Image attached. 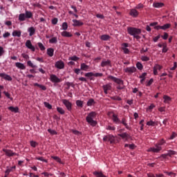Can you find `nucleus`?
Here are the masks:
<instances>
[{"mask_svg": "<svg viewBox=\"0 0 177 177\" xmlns=\"http://www.w3.org/2000/svg\"><path fill=\"white\" fill-rule=\"evenodd\" d=\"M107 80H111V81H113L115 82V84H117L118 86H117V89H119V91H121L125 88V86H124V80H121L120 78L115 77L113 75H109L107 77Z\"/></svg>", "mask_w": 177, "mask_h": 177, "instance_id": "obj_3", "label": "nucleus"}, {"mask_svg": "<svg viewBox=\"0 0 177 177\" xmlns=\"http://www.w3.org/2000/svg\"><path fill=\"white\" fill-rule=\"evenodd\" d=\"M93 104H96V102H95V100H93V98L89 99L86 103V105L88 106H93Z\"/></svg>", "mask_w": 177, "mask_h": 177, "instance_id": "obj_31", "label": "nucleus"}, {"mask_svg": "<svg viewBox=\"0 0 177 177\" xmlns=\"http://www.w3.org/2000/svg\"><path fill=\"white\" fill-rule=\"evenodd\" d=\"M111 100H117L118 102H121L122 99L118 95L111 97Z\"/></svg>", "mask_w": 177, "mask_h": 177, "instance_id": "obj_40", "label": "nucleus"}, {"mask_svg": "<svg viewBox=\"0 0 177 177\" xmlns=\"http://www.w3.org/2000/svg\"><path fill=\"white\" fill-rule=\"evenodd\" d=\"M50 44H57V37H55L49 40Z\"/></svg>", "mask_w": 177, "mask_h": 177, "instance_id": "obj_42", "label": "nucleus"}, {"mask_svg": "<svg viewBox=\"0 0 177 177\" xmlns=\"http://www.w3.org/2000/svg\"><path fill=\"white\" fill-rule=\"evenodd\" d=\"M35 160H38L39 161H43V162H48V160L44 159V157H36Z\"/></svg>", "mask_w": 177, "mask_h": 177, "instance_id": "obj_47", "label": "nucleus"}, {"mask_svg": "<svg viewBox=\"0 0 177 177\" xmlns=\"http://www.w3.org/2000/svg\"><path fill=\"white\" fill-rule=\"evenodd\" d=\"M156 70H159V71L160 70H162V66L158 64H155V66H153Z\"/></svg>", "mask_w": 177, "mask_h": 177, "instance_id": "obj_54", "label": "nucleus"}, {"mask_svg": "<svg viewBox=\"0 0 177 177\" xmlns=\"http://www.w3.org/2000/svg\"><path fill=\"white\" fill-rule=\"evenodd\" d=\"M62 103L64 104L65 107H66L68 111H71L73 110V104L70 102L68 100H62Z\"/></svg>", "mask_w": 177, "mask_h": 177, "instance_id": "obj_7", "label": "nucleus"}, {"mask_svg": "<svg viewBox=\"0 0 177 177\" xmlns=\"http://www.w3.org/2000/svg\"><path fill=\"white\" fill-rule=\"evenodd\" d=\"M32 12L26 10L25 13H21L19 15V21H25L27 19H32Z\"/></svg>", "mask_w": 177, "mask_h": 177, "instance_id": "obj_4", "label": "nucleus"}, {"mask_svg": "<svg viewBox=\"0 0 177 177\" xmlns=\"http://www.w3.org/2000/svg\"><path fill=\"white\" fill-rule=\"evenodd\" d=\"M33 86H38V88H40V89H41V91H46V86H44L42 84H39L38 83H34Z\"/></svg>", "mask_w": 177, "mask_h": 177, "instance_id": "obj_29", "label": "nucleus"}, {"mask_svg": "<svg viewBox=\"0 0 177 177\" xmlns=\"http://www.w3.org/2000/svg\"><path fill=\"white\" fill-rule=\"evenodd\" d=\"M122 49L125 55H129V49L127 48H122Z\"/></svg>", "mask_w": 177, "mask_h": 177, "instance_id": "obj_59", "label": "nucleus"}, {"mask_svg": "<svg viewBox=\"0 0 177 177\" xmlns=\"http://www.w3.org/2000/svg\"><path fill=\"white\" fill-rule=\"evenodd\" d=\"M44 104L45 107H46L49 110H52V106L50 105V104H49V102H44Z\"/></svg>", "mask_w": 177, "mask_h": 177, "instance_id": "obj_48", "label": "nucleus"}, {"mask_svg": "<svg viewBox=\"0 0 177 177\" xmlns=\"http://www.w3.org/2000/svg\"><path fill=\"white\" fill-rule=\"evenodd\" d=\"M48 132L50 133V135H57V132L55 130H52L51 129H48Z\"/></svg>", "mask_w": 177, "mask_h": 177, "instance_id": "obj_55", "label": "nucleus"}, {"mask_svg": "<svg viewBox=\"0 0 177 177\" xmlns=\"http://www.w3.org/2000/svg\"><path fill=\"white\" fill-rule=\"evenodd\" d=\"M50 81H51V82H54L55 84H59V82H62V79L57 77L56 75L52 74L50 76Z\"/></svg>", "mask_w": 177, "mask_h": 177, "instance_id": "obj_9", "label": "nucleus"}, {"mask_svg": "<svg viewBox=\"0 0 177 177\" xmlns=\"http://www.w3.org/2000/svg\"><path fill=\"white\" fill-rule=\"evenodd\" d=\"M154 82V80L151 78L149 82L147 83L146 86H151V85Z\"/></svg>", "mask_w": 177, "mask_h": 177, "instance_id": "obj_57", "label": "nucleus"}, {"mask_svg": "<svg viewBox=\"0 0 177 177\" xmlns=\"http://www.w3.org/2000/svg\"><path fill=\"white\" fill-rule=\"evenodd\" d=\"M153 8H162V6H164V3H159V2H155L153 4Z\"/></svg>", "mask_w": 177, "mask_h": 177, "instance_id": "obj_34", "label": "nucleus"}, {"mask_svg": "<svg viewBox=\"0 0 177 177\" xmlns=\"http://www.w3.org/2000/svg\"><path fill=\"white\" fill-rule=\"evenodd\" d=\"M34 8H38L39 9H41L42 8V5L39 4V3H35L32 4Z\"/></svg>", "mask_w": 177, "mask_h": 177, "instance_id": "obj_56", "label": "nucleus"}, {"mask_svg": "<svg viewBox=\"0 0 177 177\" xmlns=\"http://www.w3.org/2000/svg\"><path fill=\"white\" fill-rule=\"evenodd\" d=\"M146 75H147V73H143L141 75L139 76L140 78V84H143L144 81H146Z\"/></svg>", "mask_w": 177, "mask_h": 177, "instance_id": "obj_26", "label": "nucleus"}, {"mask_svg": "<svg viewBox=\"0 0 177 177\" xmlns=\"http://www.w3.org/2000/svg\"><path fill=\"white\" fill-rule=\"evenodd\" d=\"M141 60L142 62H149V60H150V57H149L147 56H142L141 57Z\"/></svg>", "mask_w": 177, "mask_h": 177, "instance_id": "obj_52", "label": "nucleus"}, {"mask_svg": "<svg viewBox=\"0 0 177 177\" xmlns=\"http://www.w3.org/2000/svg\"><path fill=\"white\" fill-rule=\"evenodd\" d=\"M37 45L40 50H45V49H46V48H45V46H44V44H42V43L41 42L37 43Z\"/></svg>", "mask_w": 177, "mask_h": 177, "instance_id": "obj_45", "label": "nucleus"}, {"mask_svg": "<svg viewBox=\"0 0 177 177\" xmlns=\"http://www.w3.org/2000/svg\"><path fill=\"white\" fill-rule=\"evenodd\" d=\"M84 77L89 78L90 81H94L95 77H103V73H93V72H89V73H85Z\"/></svg>", "mask_w": 177, "mask_h": 177, "instance_id": "obj_5", "label": "nucleus"}, {"mask_svg": "<svg viewBox=\"0 0 177 177\" xmlns=\"http://www.w3.org/2000/svg\"><path fill=\"white\" fill-rule=\"evenodd\" d=\"M100 66L101 67H107V66H109V67H113V65L111 64V60L110 59H107L106 61H102Z\"/></svg>", "mask_w": 177, "mask_h": 177, "instance_id": "obj_13", "label": "nucleus"}, {"mask_svg": "<svg viewBox=\"0 0 177 177\" xmlns=\"http://www.w3.org/2000/svg\"><path fill=\"white\" fill-rule=\"evenodd\" d=\"M30 145L32 147H37V146H38V143L34 140H32L30 142Z\"/></svg>", "mask_w": 177, "mask_h": 177, "instance_id": "obj_46", "label": "nucleus"}, {"mask_svg": "<svg viewBox=\"0 0 177 177\" xmlns=\"http://www.w3.org/2000/svg\"><path fill=\"white\" fill-rule=\"evenodd\" d=\"M51 158L55 160V161H57V162H59V164H62V159L58 156H51Z\"/></svg>", "mask_w": 177, "mask_h": 177, "instance_id": "obj_39", "label": "nucleus"}, {"mask_svg": "<svg viewBox=\"0 0 177 177\" xmlns=\"http://www.w3.org/2000/svg\"><path fill=\"white\" fill-rule=\"evenodd\" d=\"M56 68H59V70H63L64 68V62L62 60L57 61L55 64Z\"/></svg>", "mask_w": 177, "mask_h": 177, "instance_id": "obj_14", "label": "nucleus"}, {"mask_svg": "<svg viewBox=\"0 0 177 177\" xmlns=\"http://www.w3.org/2000/svg\"><path fill=\"white\" fill-rule=\"evenodd\" d=\"M3 93L7 97V99H10L11 102H13V97L10 96V93H9L8 91H3Z\"/></svg>", "mask_w": 177, "mask_h": 177, "instance_id": "obj_36", "label": "nucleus"}, {"mask_svg": "<svg viewBox=\"0 0 177 177\" xmlns=\"http://www.w3.org/2000/svg\"><path fill=\"white\" fill-rule=\"evenodd\" d=\"M15 66L17 68H20V70H26V66L21 62L15 63Z\"/></svg>", "mask_w": 177, "mask_h": 177, "instance_id": "obj_25", "label": "nucleus"}, {"mask_svg": "<svg viewBox=\"0 0 177 177\" xmlns=\"http://www.w3.org/2000/svg\"><path fill=\"white\" fill-rule=\"evenodd\" d=\"M8 110H10V111H12V113H19V107L17 106H9Z\"/></svg>", "mask_w": 177, "mask_h": 177, "instance_id": "obj_28", "label": "nucleus"}, {"mask_svg": "<svg viewBox=\"0 0 177 177\" xmlns=\"http://www.w3.org/2000/svg\"><path fill=\"white\" fill-rule=\"evenodd\" d=\"M163 99H164V103H169V102H171V97L168 95H164Z\"/></svg>", "mask_w": 177, "mask_h": 177, "instance_id": "obj_37", "label": "nucleus"}, {"mask_svg": "<svg viewBox=\"0 0 177 177\" xmlns=\"http://www.w3.org/2000/svg\"><path fill=\"white\" fill-rule=\"evenodd\" d=\"M136 67L138 70H143V65L140 62L136 64Z\"/></svg>", "mask_w": 177, "mask_h": 177, "instance_id": "obj_51", "label": "nucleus"}, {"mask_svg": "<svg viewBox=\"0 0 177 177\" xmlns=\"http://www.w3.org/2000/svg\"><path fill=\"white\" fill-rule=\"evenodd\" d=\"M41 175H44L46 177L53 176V174L48 172H43Z\"/></svg>", "mask_w": 177, "mask_h": 177, "instance_id": "obj_61", "label": "nucleus"}, {"mask_svg": "<svg viewBox=\"0 0 177 177\" xmlns=\"http://www.w3.org/2000/svg\"><path fill=\"white\" fill-rule=\"evenodd\" d=\"M175 154H176V151L174 150L168 151L167 155L169 156V157H172V156H175Z\"/></svg>", "mask_w": 177, "mask_h": 177, "instance_id": "obj_43", "label": "nucleus"}, {"mask_svg": "<svg viewBox=\"0 0 177 177\" xmlns=\"http://www.w3.org/2000/svg\"><path fill=\"white\" fill-rule=\"evenodd\" d=\"M160 37L161 38H162V39L167 40L168 39V37H169V35L167 32H165L164 35H161Z\"/></svg>", "mask_w": 177, "mask_h": 177, "instance_id": "obj_49", "label": "nucleus"}, {"mask_svg": "<svg viewBox=\"0 0 177 177\" xmlns=\"http://www.w3.org/2000/svg\"><path fill=\"white\" fill-rule=\"evenodd\" d=\"M103 140L104 142H110L111 145H113V143H115V138L114 136L111 134L104 136L103 138Z\"/></svg>", "mask_w": 177, "mask_h": 177, "instance_id": "obj_6", "label": "nucleus"}, {"mask_svg": "<svg viewBox=\"0 0 177 177\" xmlns=\"http://www.w3.org/2000/svg\"><path fill=\"white\" fill-rule=\"evenodd\" d=\"M127 32L129 35H132L133 38H136L137 41L140 39L142 37H140V34H142V29L135 28V27H128L127 28Z\"/></svg>", "mask_w": 177, "mask_h": 177, "instance_id": "obj_1", "label": "nucleus"}, {"mask_svg": "<svg viewBox=\"0 0 177 177\" xmlns=\"http://www.w3.org/2000/svg\"><path fill=\"white\" fill-rule=\"evenodd\" d=\"M26 46L28 49H31L32 52H35V47H34V46H32V44L31 43V40L26 41Z\"/></svg>", "mask_w": 177, "mask_h": 177, "instance_id": "obj_16", "label": "nucleus"}, {"mask_svg": "<svg viewBox=\"0 0 177 177\" xmlns=\"http://www.w3.org/2000/svg\"><path fill=\"white\" fill-rule=\"evenodd\" d=\"M96 115H97V113L95 111H92L89 113L86 118V122L91 127H96V125H97V121L93 120V118H96Z\"/></svg>", "mask_w": 177, "mask_h": 177, "instance_id": "obj_2", "label": "nucleus"}, {"mask_svg": "<svg viewBox=\"0 0 177 177\" xmlns=\"http://www.w3.org/2000/svg\"><path fill=\"white\" fill-rule=\"evenodd\" d=\"M124 72L129 74H133V73H136V68L135 66L127 67L124 69Z\"/></svg>", "mask_w": 177, "mask_h": 177, "instance_id": "obj_15", "label": "nucleus"}, {"mask_svg": "<svg viewBox=\"0 0 177 177\" xmlns=\"http://www.w3.org/2000/svg\"><path fill=\"white\" fill-rule=\"evenodd\" d=\"M71 132L74 135H80L81 133L80 131H78V130H75V129H72Z\"/></svg>", "mask_w": 177, "mask_h": 177, "instance_id": "obj_63", "label": "nucleus"}, {"mask_svg": "<svg viewBox=\"0 0 177 177\" xmlns=\"http://www.w3.org/2000/svg\"><path fill=\"white\" fill-rule=\"evenodd\" d=\"M110 38H111V37H110L109 35H102L100 36V39L102 41H109Z\"/></svg>", "mask_w": 177, "mask_h": 177, "instance_id": "obj_27", "label": "nucleus"}, {"mask_svg": "<svg viewBox=\"0 0 177 177\" xmlns=\"http://www.w3.org/2000/svg\"><path fill=\"white\" fill-rule=\"evenodd\" d=\"M120 124H122V125L125 127L126 129H128L129 131H131V129H132V128H131L128 125V123H127V119L125 118H122V120H120Z\"/></svg>", "mask_w": 177, "mask_h": 177, "instance_id": "obj_19", "label": "nucleus"}, {"mask_svg": "<svg viewBox=\"0 0 177 177\" xmlns=\"http://www.w3.org/2000/svg\"><path fill=\"white\" fill-rule=\"evenodd\" d=\"M76 106H77V107H80V109H82V107H84V101L80 100H76Z\"/></svg>", "mask_w": 177, "mask_h": 177, "instance_id": "obj_33", "label": "nucleus"}, {"mask_svg": "<svg viewBox=\"0 0 177 177\" xmlns=\"http://www.w3.org/2000/svg\"><path fill=\"white\" fill-rule=\"evenodd\" d=\"M28 31L29 32L30 37H32V35H34V34H35V28H34V27L29 28L28 29Z\"/></svg>", "mask_w": 177, "mask_h": 177, "instance_id": "obj_32", "label": "nucleus"}, {"mask_svg": "<svg viewBox=\"0 0 177 177\" xmlns=\"http://www.w3.org/2000/svg\"><path fill=\"white\" fill-rule=\"evenodd\" d=\"M102 88L104 90V93L105 95H107L109 93L108 91H111V84H107L102 86Z\"/></svg>", "mask_w": 177, "mask_h": 177, "instance_id": "obj_18", "label": "nucleus"}, {"mask_svg": "<svg viewBox=\"0 0 177 177\" xmlns=\"http://www.w3.org/2000/svg\"><path fill=\"white\" fill-rule=\"evenodd\" d=\"M3 153H6V155L8 157H13V156H19V153L13 152V151L10 149H3Z\"/></svg>", "mask_w": 177, "mask_h": 177, "instance_id": "obj_8", "label": "nucleus"}, {"mask_svg": "<svg viewBox=\"0 0 177 177\" xmlns=\"http://www.w3.org/2000/svg\"><path fill=\"white\" fill-rule=\"evenodd\" d=\"M79 59H80V57H77V55L71 57L68 59V60H72L73 62H78Z\"/></svg>", "mask_w": 177, "mask_h": 177, "instance_id": "obj_41", "label": "nucleus"}, {"mask_svg": "<svg viewBox=\"0 0 177 177\" xmlns=\"http://www.w3.org/2000/svg\"><path fill=\"white\" fill-rule=\"evenodd\" d=\"M67 28H68V25L67 24V23H63L62 24V30L66 31L67 30Z\"/></svg>", "mask_w": 177, "mask_h": 177, "instance_id": "obj_58", "label": "nucleus"}, {"mask_svg": "<svg viewBox=\"0 0 177 177\" xmlns=\"http://www.w3.org/2000/svg\"><path fill=\"white\" fill-rule=\"evenodd\" d=\"M79 81H81L82 82H88V80L86 77H79Z\"/></svg>", "mask_w": 177, "mask_h": 177, "instance_id": "obj_62", "label": "nucleus"}, {"mask_svg": "<svg viewBox=\"0 0 177 177\" xmlns=\"http://www.w3.org/2000/svg\"><path fill=\"white\" fill-rule=\"evenodd\" d=\"M155 146L156 148L151 147L148 149V151H152V153H160L162 148L160 146H158L157 144H156Z\"/></svg>", "mask_w": 177, "mask_h": 177, "instance_id": "obj_12", "label": "nucleus"}, {"mask_svg": "<svg viewBox=\"0 0 177 177\" xmlns=\"http://www.w3.org/2000/svg\"><path fill=\"white\" fill-rule=\"evenodd\" d=\"M171 28V24H166L163 26H156L154 27L155 30H168Z\"/></svg>", "mask_w": 177, "mask_h": 177, "instance_id": "obj_10", "label": "nucleus"}, {"mask_svg": "<svg viewBox=\"0 0 177 177\" xmlns=\"http://www.w3.org/2000/svg\"><path fill=\"white\" fill-rule=\"evenodd\" d=\"M54 53H55V49H53L52 48H49L47 49V55L50 57H53Z\"/></svg>", "mask_w": 177, "mask_h": 177, "instance_id": "obj_24", "label": "nucleus"}, {"mask_svg": "<svg viewBox=\"0 0 177 177\" xmlns=\"http://www.w3.org/2000/svg\"><path fill=\"white\" fill-rule=\"evenodd\" d=\"M27 66H28L29 67H32V68H35V67H37L35 65H34V64H32V62H31V61H28L27 62Z\"/></svg>", "mask_w": 177, "mask_h": 177, "instance_id": "obj_50", "label": "nucleus"}, {"mask_svg": "<svg viewBox=\"0 0 177 177\" xmlns=\"http://www.w3.org/2000/svg\"><path fill=\"white\" fill-rule=\"evenodd\" d=\"M147 125H148L149 127H156V122L150 120L147 122Z\"/></svg>", "mask_w": 177, "mask_h": 177, "instance_id": "obj_44", "label": "nucleus"}, {"mask_svg": "<svg viewBox=\"0 0 177 177\" xmlns=\"http://www.w3.org/2000/svg\"><path fill=\"white\" fill-rule=\"evenodd\" d=\"M61 35L65 38H71V37H73V34L70 32H67V30L62 32Z\"/></svg>", "mask_w": 177, "mask_h": 177, "instance_id": "obj_21", "label": "nucleus"}, {"mask_svg": "<svg viewBox=\"0 0 177 177\" xmlns=\"http://www.w3.org/2000/svg\"><path fill=\"white\" fill-rule=\"evenodd\" d=\"M80 70L82 71H88V70H89V66L86 65L85 63H82L80 65Z\"/></svg>", "mask_w": 177, "mask_h": 177, "instance_id": "obj_23", "label": "nucleus"}, {"mask_svg": "<svg viewBox=\"0 0 177 177\" xmlns=\"http://www.w3.org/2000/svg\"><path fill=\"white\" fill-rule=\"evenodd\" d=\"M12 37H21V31H20V30H14L12 32Z\"/></svg>", "mask_w": 177, "mask_h": 177, "instance_id": "obj_30", "label": "nucleus"}, {"mask_svg": "<svg viewBox=\"0 0 177 177\" xmlns=\"http://www.w3.org/2000/svg\"><path fill=\"white\" fill-rule=\"evenodd\" d=\"M162 52V53H167L168 52V47H167V44L163 45Z\"/></svg>", "mask_w": 177, "mask_h": 177, "instance_id": "obj_53", "label": "nucleus"}, {"mask_svg": "<svg viewBox=\"0 0 177 177\" xmlns=\"http://www.w3.org/2000/svg\"><path fill=\"white\" fill-rule=\"evenodd\" d=\"M118 136H120V138H122V139H124L126 142H128V140L131 139V135L128 134L127 132L118 134Z\"/></svg>", "mask_w": 177, "mask_h": 177, "instance_id": "obj_11", "label": "nucleus"}, {"mask_svg": "<svg viewBox=\"0 0 177 177\" xmlns=\"http://www.w3.org/2000/svg\"><path fill=\"white\" fill-rule=\"evenodd\" d=\"M165 143H167V142L165 141V140H164V138H162L161 140H160L158 143L156 144L158 146H159L160 147H161V146H163V145H165Z\"/></svg>", "mask_w": 177, "mask_h": 177, "instance_id": "obj_35", "label": "nucleus"}, {"mask_svg": "<svg viewBox=\"0 0 177 177\" xmlns=\"http://www.w3.org/2000/svg\"><path fill=\"white\" fill-rule=\"evenodd\" d=\"M161 38V35H158V36L153 38V42H157L158 41V39Z\"/></svg>", "mask_w": 177, "mask_h": 177, "instance_id": "obj_64", "label": "nucleus"}, {"mask_svg": "<svg viewBox=\"0 0 177 177\" xmlns=\"http://www.w3.org/2000/svg\"><path fill=\"white\" fill-rule=\"evenodd\" d=\"M57 111H58V113L59 114H62V115L66 113V111H64V109H63V108L59 107V106L57 107Z\"/></svg>", "mask_w": 177, "mask_h": 177, "instance_id": "obj_38", "label": "nucleus"}, {"mask_svg": "<svg viewBox=\"0 0 177 177\" xmlns=\"http://www.w3.org/2000/svg\"><path fill=\"white\" fill-rule=\"evenodd\" d=\"M0 77L1 78H3V80H5L6 81H12L13 79L10 77V75L3 73H0Z\"/></svg>", "mask_w": 177, "mask_h": 177, "instance_id": "obj_17", "label": "nucleus"}, {"mask_svg": "<svg viewBox=\"0 0 177 177\" xmlns=\"http://www.w3.org/2000/svg\"><path fill=\"white\" fill-rule=\"evenodd\" d=\"M21 56L24 59H25V60H28V59H30V56L26 53H22Z\"/></svg>", "mask_w": 177, "mask_h": 177, "instance_id": "obj_60", "label": "nucleus"}, {"mask_svg": "<svg viewBox=\"0 0 177 177\" xmlns=\"http://www.w3.org/2000/svg\"><path fill=\"white\" fill-rule=\"evenodd\" d=\"M112 117V120L115 124H121V120L120 118H118V115H115V113H113Z\"/></svg>", "mask_w": 177, "mask_h": 177, "instance_id": "obj_20", "label": "nucleus"}, {"mask_svg": "<svg viewBox=\"0 0 177 177\" xmlns=\"http://www.w3.org/2000/svg\"><path fill=\"white\" fill-rule=\"evenodd\" d=\"M129 15L132 16V17H138V16H139V12H138L136 9H131L130 10Z\"/></svg>", "mask_w": 177, "mask_h": 177, "instance_id": "obj_22", "label": "nucleus"}]
</instances>
